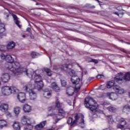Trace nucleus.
Here are the masks:
<instances>
[{"label":"nucleus","instance_id":"nucleus-49","mask_svg":"<svg viewBox=\"0 0 130 130\" xmlns=\"http://www.w3.org/2000/svg\"><path fill=\"white\" fill-rule=\"evenodd\" d=\"M114 14L115 15H117V16H119V14L118 13H117V12H115V13H114Z\"/></svg>","mask_w":130,"mask_h":130},{"label":"nucleus","instance_id":"nucleus-39","mask_svg":"<svg viewBox=\"0 0 130 130\" xmlns=\"http://www.w3.org/2000/svg\"><path fill=\"white\" fill-rule=\"evenodd\" d=\"M89 60L90 61H92L93 62H95V63H97V62H98V60L94 59H91L90 58H89Z\"/></svg>","mask_w":130,"mask_h":130},{"label":"nucleus","instance_id":"nucleus-22","mask_svg":"<svg viewBox=\"0 0 130 130\" xmlns=\"http://www.w3.org/2000/svg\"><path fill=\"white\" fill-rule=\"evenodd\" d=\"M16 46V43L14 42H10L7 45V49H13Z\"/></svg>","mask_w":130,"mask_h":130},{"label":"nucleus","instance_id":"nucleus-55","mask_svg":"<svg viewBox=\"0 0 130 130\" xmlns=\"http://www.w3.org/2000/svg\"><path fill=\"white\" fill-rule=\"evenodd\" d=\"M91 8H92V9H94V8H95V6H92Z\"/></svg>","mask_w":130,"mask_h":130},{"label":"nucleus","instance_id":"nucleus-41","mask_svg":"<svg viewBox=\"0 0 130 130\" xmlns=\"http://www.w3.org/2000/svg\"><path fill=\"white\" fill-rule=\"evenodd\" d=\"M98 3L99 4V5L100 6V7H102V6L104 5V3H103V2L100 1H98Z\"/></svg>","mask_w":130,"mask_h":130},{"label":"nucleus","instance_id":"nucleus-26","mask_svg":"<svg viewBox=\"0 0 130 130\" xmlns=\"http://www.w3.org/2000/svg\"><path fill=\"white\" fill-rule=\"evenodd\" d=\"M73 120V118L71 117L69 118L67 120V123H68V124H71V126H75L76 123H74V121Z\"/></svg>","mask_w":130,"mask_h":130},{"label":"nucleus","instance_id":"nucleus-4","mask_svg":"<svg viewBox=\"0 0 130 130\" xmlns=\"http://www.w3.org/2000/svg\"><path fill=\"white\" fill-rule=\"evenodd\" d=\"M42 71H37L34 72L32 70H27L25 68V71L23 70L22 73L24 75H26L29 78H32L34 80V82H39L42 81V77L40 76L39 73H41Z\"/></svg>","mask_w":130,"mask_h":130},{"label":"nucleus","instance_id":"nucleus-44","mask_svg":"<svg viewBox=\"0 0 130 130\" xmlns=\"http://www.w3.org/2000/svg\"><path fill=\"white\" fill-rule=\"evenodd\" d=\"M7 116H9V117H12V113H10L9 112H8L7 113H6Z\"/></svg>","mask_w":130,"mask_h":130},{"label":"nucleus","instance_id":"nucleus-54","mask_svg":"<svg viewBox=\"0 0 130 130\" xmlns=\"http://www.w3.org/2000/svg\"><path fill=\"white\" fill-rule=\"evenodd\" d=\"M96 91H97V89H94L93 90V92H96Z\"/></svg>","mask_w":130,"mask_h":130},{"label":"nucleus","instance_id":"nucleus-21","mask_svg":"<svg viewBox=\"0 0 130 130\" xmlns=\"http://www.w3.org/2000/svg\"><path fill=\"white\" fill-rule=\"evenodd\" d=\"M52 88L55 92H59L60 88L58 87V85L55 83V82L52 83Z\"/></svg>","mask_w":130,"mask_h":130},{"label":"nucleus","instance_id":"nucleus-56","mask_svg":"<svg viewBox=\"0 0 130 130\" xmlns=\"http://www.w3.org/2000/svg\"><path fill=\"white\" fill-rule=\"evenodd\" d=\"M2 67V66L0 64V68Z\"/></svg>","mask_w":130,"mask_h":130},{"label":"nucleus","instance_id":"nucleus-33","mask_svg":"<svg viewBox=\"0 0 130 130\" xmlns=\"http://www.w3.org/2000/svg\"><path fill=\"white\" fill-rule=\"evenodd\" d=\"M120 123L123 124L124 126V125H126V121H125V119L122 118L120 120Z\"/></svg>","mask_w":130,"mask_h":130},{"label":"nucleus","instance_id":"nucleus-52","mask_svg":"<svg viewBox=\"0 0 130 130\" xmlns=\"http://www.w3.org/2000/svg\"><path fill=\"white\" fill-rule=\"evenodd\" d=\"M104 130H110V129L109 128H107L104 129Z\"/></svg>","mask_w":130,"mask_h":130},{"label":"nucleus","instance_id":"nucleus-38","mask_svg":"<svg viewBox=\"0 0 130 130\" xmlns=\"http://www.w3.org/2000/svg\"><path fill=\"white\" fill-rule=\"evenodd\" d=\"M123 124H121L120 122H119V124H117V128H123L124 127V126L123 125Z\"/></svg>","mask_w":130,"mask_h":130},{"label":"nucleus","instance_id":"nucleus-8","mask_svg":"<svg viewBox=\"0 0 130 130\" xmlns=\"http://www.w3.org/2000/svg\"><path fill=\"white\" fill-rule=\"evenodd\" d=\"M113 87V89L115 92L118 93V94H123L124 93V89L120 87L119 85H114V81H111L107 83V88L108 89H110Z\"/></svg>","mask_w":130,"mask_h":130},{"label":"nucleus","instance_id":"nucleus-32","mask_svg":"<svg viewBox=\"0 0 130 130\" xmlns=\"http://www.w3.org/2000/svg\"><path fill=\"white\" fill-rule=\"evenodd\" d=\"M108 109L111 112H114V111H115L116 110V108H115L112 106H110L109 107H108Z\"/></svg>","mask_w":130,"mask_h":130},{"label":"nucleus","instance_id":"nucleus-13","mask_svg":"<svg viewBox=\"0 0 130 130\" xmlns=\"http://www.w3.org/2000/svg\"><path fill=\"white\" fill-rule=\"evenodd\" d=\"M10 75L8 73H3L1 77V81L3 83H8L10 81Z\"/></svg>","mask_w":130,"mask_h":130},{"label":"nucleus","instance_id":"nucleus-3","mask_svg":"<svg viewBox=\"0 0 130 130\" xmlns=\"http://www.w3.org/2000/svg\"><path fill=\"white\" fill-rule=\"evenodd\" d=\"M84 105L86 108L93 113L98 112V97L87 96L85 99Z\"/></svg>","mask_w":130,"mask_h":130},{"label":"nucleus","instance_id":"nucleus-40","mask_svg":"<svg viewBox=\"0 0 130 130\" xmlns=\"http://www.w3.org/2000/svg\"><path fill=\"white\" fill-rule=\"evenodd\" d=\"M1 57L2 59H6V57H7V56L5 55L4 54H2L1 55Z\"/></svg>","mask_w":130,"mask_h":130},{"label":"nucleus","instance_id":"nucleus-23","mask_svg":"<svg viewBox=\"0 0 130 130\" xmlns=\"http://www.w3.org/2000/svg\"><path fill=\"white\" fill-rule=\"evenodd\" d=\"M12 17L14 20L15 24L19 27V28H21V26L20 25V21L18 20V17L16 15L13 14Z\"/></svg>","mask_w":130,"mask_h":130},{"label":"nucleus","instance_id":"nucleus-51","mask_svg":"<svg viewBox=\"0 0 130 130\" xmlns=\"http://www.w3.org/2000/svg\"><path fill=\"white\" fill-rule=\"evenodd\" d=\"M107 105V103H104L102 105Z\"/></svg>","mask_w":130,"mask_h":130},{"label":"nucleus","instance_id":"nucleus-6","mask_svg":"<svg viewBox=\"0 0 130 130\" xmlns=\"http://www.w3.org/2000/svg\"><path fill=\"white\" fill-rule=\"evenodd\" d=\"M2 93L4 96H9L11 94H16L19 92V90L15 86H5L1 89Z\"/></svg>","mask_w":130,"mask_h":130},{"label":"nucleus","instance_id":"nucleus-11","mask_svg":"<svg viewBox=\"0 0 130 130\" xmlns=\"http://www.w3.org/2000/svg\"><path fill=\"white\" fill-rule=\"evenodd\" d=\"M17 99L21 102V103H24L26 101V94L24 92H20L17 95Z\"/></svg>","mask_w":130,"mask_h":130},{"label":"nucleus","instance_id":"nucleus-58","mask_svg":"<svg viewBox=\"0 0 130 130\" xmlns=\"http://www.w3.org/2000/svg\"><path fill=\"white\" fill-rule=\"evenodd\" d=\"M1 116H2V115H0V117H1Z\"/></svg>","mask_w":130,"mask_h":130},{"label":"nucleus","instance_id":"nucleus-18","mask_svg":"<svg viewBox=\"0 0 130 130\" xmlns=\"http://www.w3.org/2000/svg\"><path fill=\"white\" fill-rule=\"evenodd\" d=\"M23 110L24 112L28 113V112H31V110H32V109L31 108V106L28 104H25L23 106Z\"/></svg>","mask_w":130,"mask_h":130},{"label":"nucleus","instance_id":"nucleus-36","mask_svg":"<svg viewBox=\"0 0 130 130\" xmlns=\"http://www.w3.org/2000/svg\"><path fill=\"white\" fill-rule=\"evenodd\" d=\"M69 71H70L69 74L71 75L72 77H74V76H73V75H75L76 71H75L74 70H73L72 69H69Z\"/></svg>","mask_w":130,"mask_h":130},{"label":"nucleus","instance_id":"nucleus-14","mask_svg":"<svg viewBox=\"0 0 130 130\" xmlns=\"http://www.w3.org/2000/svg\"><path fill=\"white\" fill-rule=\"evenodd\" d=\"M30 120L31 119L29 117L23 116L21 118V123L24 125L29 124Z\"/></svg>","mask_w":130,"mask_h":130},{"label":"nucleus","instance_id":"nucleus-9","mask_svg":"<svg viewBox=\"0 0 130 130\" xmlns=\"http://www.w3.org/2000/svg\"><path fill=\"white\" fill-rule=\"evenodd\" d=\"M75 120L73 121V124H84V116L82 114H77L75 116Z\"/></svg>","mask_w":130,"mask_h":130},{"label":"nucleus","instance_id":"nucleus-10","mask_svg":"<svg viewBox=\"0 0 130 130\" xmlns=\"http://www.w3.org/2000/svg\"><path fill=\"white\" fill-rule=\"evenodd\" d=\"M66 112H64V110L62 109H59V114H54L53 115V117L56 122V123L58 121V120H60L61 118H60V116L62 115H63Z\"/></svg>","mask_w":130,"mask_h":130},{"label":"nucleus","instance_id":"nucleus-2","mask_svg":"<svg viewBox=\"0 0 130 130\" xmlns=\"http://www.w3.org/2000/svg\"><path fill=\"white\" fill-rule=\"evenodd\" d=\"M71 82L72 84L75 85V89L73 87H70L67 88V94H68L69 96H72V95H74V92L76 93L79 92V90L81 89L82 85H83L82 80L77 75L72 76V78H71Z\"/></svg>","mask_w":130,"mask_h":130},{"label":"nucleus","instance_id":"nucleus-50","mask_svg":"<svg viewBox=\"0 0 130 130\" xmlns=\"http://www.w3.org/2000/svg\"><path fill=\"white\" fill-rule=\"evenodd\" d=\"M99 113H103V111H100V110H99Z\"/></svg>","mask_w":130,"mask_h":130},{"label":"nucleus","instance_id":"nucleus-25","mask_svg":"<svg viewBox=\"0 0 130 130\" xmlns=\"http://www.w3.org/2000/svg\"><path fill=\"white\" fill-rule=\"evenodd\" d=\"M43 95L45 98H50V97H51V92L45 91L43 93Z\"/></svg>","mask_w":130,"mask_h":130},{"label":"nucleus","instance_id":"nucleus-12","mask_svg":"<svg viewBox=\"0 0 130 130\" xmlns=\"http://www.w3.org/2000/svg\"><path fill=\"white\" fill-rule=\"evenodd\" d=\"M32 86H34L35 89H37V90H41L42 88H43V86L44 85L43 84V81H38V82H35V84H31Z\"/></svg>","mask_w":130,"mask_h":130},{"label":"nucleus","instance_id":"nucleus-53","mask_svg":"<svg viewBox=\"0 0 130 130\" xmlns=\"http://www.w3.org/2000/svg\"><path fill=\"white\" fill-rule=\"evenodd\" d=\"M22 37H23V38H25L26 37V36H25V35H22Z\"/></svg>","mask_w":130,"mask_h":130},{"label":"nucleus","instance_id":"nucleus-29","mask_svg":"<svg viewBox=\"0 0 130 130\" xmlns=\"http://www.w3.org/2000/svg\"><path fill=\"white\" fill-rule=\"evenodd\" d=\"M106 117H107V119H108L109 123H112V122L114 121L113 118H112V115H106Z\"/></svg>","mask_w":130,"mask_h":130},{"label":"nucleus","instance_id":"nucleus-31","mask_svg":"<svg viewBox=\"0 0 130 130\" xmlns=\"http://www.w3.org/2000/svg\"><path fill=\"white\" fill-rule=\"evenodd\" d=\"M60 81H61L62 86L63 87H66V86H67V81H66L65 79L61 77Z\"/></svg>","mask_w":130,"mask_h":130},{"label":"nucleus","instance_id":"nucleus-43","mask_svg":"<svg viewBox=\"0 0 130 130\" xmlns=\"http://www.w3.org/2000/svg\"><path fill=\"white\" fill-rule=\"evenodd\" d=\"M5 16L8 18L9 17V10H6V13H4Z\"/></svg>","mask_w":130,"mask_h":130},{"label":"nucleus","instance_id":"nucleus-42","mask_svg":"<svg viewBox=\"0 0 130 130\" xmlns=\"http://www.w3.org/2000/svg\"><path fill=\"white\" fill-rule=\"evenodd\" d=\"M29 127L31 128L32 127V126L31 125H29L28 127H25L24 130H31V129L29 128Z\"/></svg>","mask_w":130,"mask_h":130},{"label":"nucleus","instance_id":"nucleus-57","mask_svg":"<svg viewBox=\"0 0 130 130\" xmlns=\"http://www.w3.org/2000/svg\"><path fill=\"white\" fill-rule=\"evenodd\" d=\"M32 38H34V37H32Z\"/></svg>","mask_w":130,"mask_h":130},{"label":"nucleus","instance_id":"nucleus-59","mask_svg":"<svg viewBox=\"0 0 130 130\" xmlns=\"http://www.w3.org/2000/svg\"><path fill=\"white\" fill-rule=\"evenodd\" d=\"M95 1H98V0H95Z\"/></svg>","mask_w":130,"mask_h":130},{"label":"nucleus","instance_id":"nucleus-35","mask_svg":"<svg viewBox=\"0 0 130 130\" xmlns=\"http://www.w3.org/2000/svg\"><path fill=\"white\" fill-rule=\"evenodd\" d=\"M68 69H69V65H68L67 64H63L62 66V67H61L62 70H64V71H67V70H68Z\"/></svg>","mask_w":130,"mask_h":130},{"label":"nucleus","instance_id":"nucleus-45","mask_svg":"<svg viewBox=\"0 0 130 130\" xmlns=\"http://www.w3.org/2000/svg\"><path fill=\"white\" fill-rule=\"evenodd\" d=\"M100 89H101V90H104V89H105V85H101L100 87Z\"/></svg>","mask_w":130,"mask_h":130},{"label":"nucleus","instance_id":"nucleus-20","mask_svg":"<svg viewBox=\"0 0 130 130\" xmlns=\"http://www.w3.org/2000/svg\"><path fill=\"white\" fill-rule=\"evenodd\" d=\"M13 112L16 116H18L21 112V108L19 106H16L13 108Z\"/></svg>","mask_w":130,"mask_h":130},{"label":"nucleus","instance_id":"nucleus-5","mask_svg":"<svg viewBox=\"0 0 130 130\" xmlns=\"http://www.w3.org/2000/svg\"><path fill=\"white\" fill-rule=\"evenodd\" d=\"M34 89H35V86L32 85L31 83H28L23 87V90L25 92H29L30 100H35L37 98V94L33 90Z\"/></svg>","mask_w":130,"mask_h":130},{"label":"nucleus","instance_id":"nucleus-16","mask_svg":"<svg viewBox=\"0 0 130 130\" xmlns=\"http://www.w3.org/2000/svg\"><path fill=\"white\" fill-rule=\"evenodd\" d=\"M107 96H108L109 99L113 101L116 100L118 97L117 93L115 92L107 93Z\"/></svg>","mask_w":130,"mask_h":130},{"label":"nucleus","instance_id":"nucleus-30","mask_svg":"<svg viewBox=\"0 0 130 130\" xmlns=\"http://www.w3.org/2000/svg\"><path fill=\"white\" fill-rule=\"evenodd\" d=\"M45 72H46L47 76H49V77L52 75V72H51L50 69L48 68L45 69Z\"/></svg>","mask_w":130,"mask_h":130},{"label":"nucleus","instance_id":"nucleus-47","mask_svg":"<svg viewBox=\"0 0 130 130\" xmlns=\"http://www.w3.org/2000/svg\"><path fill=\"white\" fill-rule=\"evenodd\" d=\"M26 31H27V32H30V31H31V28H27L26 29Z\"/></svg>","mask_w":130,"mask_h":130},{"label":"nucleus","instance_id":"nucleus-27","mask_svg":"<svg viewBox=\"0 0 130 130\" xmlns=\"http://www.w3.org/2000/svg\"><path fill=\"white\" fill-rule=\"evenodd\" d=\"M129 111H130V107L126 105L123 107V110H122L123 112H125L126 113L127 112H129Z\"/></svg>","mask_w":130,"mask_h":130},{"label":"nucleus","instance_id":"nucleus-37","mask_svg":"<svg viewBox=\"0 0 130 130\" xmlns=\"http://www.w3.org/2000/svg\"><path fill=\"white\" fill-rule=\"evenodd\" d=\"M56 107H57V108H60V107H61V104H60L58 101H57L56 102Z\"/></svg>","mask_w":130,"mask_h":130},{"label":"nucleus","instance_id":"nucleus-34","mask_svg":"<svg viewBox=\"0 0 130 130\" xmlns=\"http://www.w3.org/2000/svg\"><path fill=\"white\" fill-rule=\"evenodd\" d=\"M31 57L32 58H35L38 55V53L35 52H32L30 54Z\"/></svg>","mask_w":130,"mask_h":130},{"label":"nucleus","instance_id":"nucleus-1","mask_svg":"<svg viewBox=\"0 0 130 130\" xmlns=\"http://www.w3.org/2000/svg\"><path fill=\"white\" fill-rule=\"evenodd\" d=\"M6 60L8 63L6 64L5 68L11 71L14 76L21 75L23 71H26V68L22 67L19 62H14V59L11 55H6Z\"/></svg>","mask_w":130,"mask_h":130},{"label":"nucleus","instance_id":"nucleus-24","mask_svg":"<svg viewBox=\"0 0 130 130\" xmlns=\"http://www.w3.org/2000/svg\"><path fill=\"white\" fill-rule=\"evenodd\" d=\"M13 127L15 130L20 129V123H19L18 121H15L13 124Z\"/></svg>","mask_w":130,"mask_h":130},{"label":"nucleus","instance_id":"nucleus-19","mask_svg":"<svg viewBox=\"0 0 130 130\" xmlns=\"http://www.w3.org/2000/svg\"><path fill=\"white\" fill-rule=\"evenodd\" d=\"M46 124V121H42L41 123H40L39 124H38L35 126V128L38 130L41 129V128H43V127L45 126Z\"/></svg>","mask_w":130,"mask_h":130},{"label":"nucleus","instance_id":"nucleus-7","mask_svg":"<svg viewBox=\"0 0 130 130\" xmlns=\"http://www.w3.org/2000/svg\"><path fill=\"white\" fill-rule=\"evenodd\" d=\"M114 80L118 84H122L124 81H130V72H127L125 74L122 73H118Z\"/></svg>","mask_w":130,"mask_h":130},{"label":"nucleus","instance_id":"nucleus-46","mask_svg":"<svg viewBox=\"0 0 130 130\" xmlns=\"http://www.w3.org/2000/svg\"><path fill=\"white\" fill-rule=\"evenodd\" d=\"M104 77L103 75H98V79H102V78H103Z\"/></svg>","mask_w":130,"mask_h":130},{"label":"nucleus","instance_id":"nucleus-28","mask_svg":"<svg viewBox=\"0 0 130 130\" xmlns=\"http://www.w3.org/2000/svg\"><path fill=\"white\" fill-rule=\"evenodd\" d=\"M5 31H6V29L5 28V24L0 23V34L4 33Z\"/></svg>","mask_w":130,"mask_h":130},{"label":"nucleus","instance_id":"nucleus-60","mask_svg":"<svg viewBox=\"0 0 130 130\" xmlns=\"http://www.w3.org/2000/svg\"><path fill=\"white\" fill-rule=\"evenodd\" d=\"M0 86H1V82H0Z\"/></svg>","mask_w":130,"mask_h":130},{"label":"nucleus","instance_id":"nucleus-48","mask_svg":"<svg viewBox=\"0 0 130 130\" xmlns=\"http://www.w3.org/2000/svg\"><path fill=\"white\" fill-rule=\"evenodd\" d=\"M120 9H121V7L119 6L117 8V10L120 11Z\"/></svg>","mask_w":130,"mask_h":130},{"label":"nucleus","instance_id":"nucleus-15","mask_svg":"<svg viewBox=\"0 0 130 130\" xmlns=\"http://www.w3.org/2000/svg\"><path fill=\"white\" fill-rule=\"evenodd\" d=\"M9 110V105L6 103H3L0 105V111L2 112H6Z\"/></svg>","mask_w":130,"mask_h":130},{"label":"nucleus","instance_id":"nucleus-17","mask_svg":"<svg viewBox=\"0 0 130 130\" xmlns=\"http://www.w3.org/2000/svg\"><path fill=\"white\" fill-rule=\"evenodd\" d=\"M8 126V122L5 119L0 120V129H3V127Z\"/></svg>","mask_w":130,"mask_h":130}]
</instances>
